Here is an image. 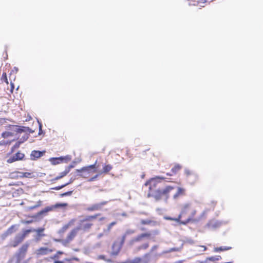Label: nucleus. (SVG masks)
Here are the masks:
<instances>
[{
  "label": "nucleus",
  "instance_id": "obj_1",
  "mask_svg": "<svg viewBox=\"0 0 263 263\" xmlns=\"http://www.w3.org/2000/svg\"><path fill=\"white\" fill-rule=\"evenodd\" d=\"M165 178L161 176H157L155 178H151L148 181H146L144 184L145 186H149V189L150 191L152 190L155 188L158 183L160 182V180H164Z\"/></svg>",
  "mask_w": 263,
  "mask_h": 263
},
{
  "label": "nucleus",
  "instance_id": "obj_2",
  "mask_svg": "<svg viewBox=\"0 0 263 263\" xmlns=\"http://www.w3.org/2000/svg\"><path fill=\"white\" fill-rule=\"evenodd\" d=\"M150 254L146 253L142 257H136L128 259V263H148L149 261Z\"/></svg>",
  "mask_w": 263,
  "mask_h": 263
},
{
  "label": "nucleus",
  "instance_id": "obj_3",
  "mask_svg": "<svg viewBox=\"0 0 263 263\" xmlns=\"http://www.w3.org/2000/svg\"><path fill=\"white\" fill-rule=\"evenodd\" d=\"M71 159L70 155H67L64 157H60L59 158H52L50 159L51 163L53 165L58 164L62 162L67 163Z\"/></svg>",
  "mask_w": 263,
  "mask_h": 263
},
{
  "label": "nucleus",
  "instance_id": "obj_4",
  "mask_svg": "<svg viewBox=\"0 0 263 263\" xmlns=\"http://www.w3.org/2000/svg\"><path fill=\"white\" fill-rule=\"evenodd\" d=\"M53 250L48 247H41L35 251V254L37 256L48 255L52 252Z\"/></svg>",
  "mask_w": 263,
  "mask_h": 263
},
{
  "label": "nucleus",
  "instance_id": "obj_5",
  "mask_svg": "<svg viewBox=\"0 0 263 263\" xmlns=\"http://www.w3.org/2000/svg\"><path fill=\"white\" fill-rule=\"evenodd\" d=\"M25 239L24 235H23L22 233L17 234L14 238L13 240L11 241L10 246L13 247H16L21 242H22Z\"/></svg>",
  "mask_w": 263,
  "mask_h": 263
},
{
  "label": "nucleus",
  "instance_id": "obj_6",
  "mask_svg": "<svg viewBox=\"0 0 263 263\" xmlns=\"http://www.w3.org/2000/svg\"><path fill=\"white\" fill-rule=\"evenodd\" d=\"M24 156L25 155L24 154L17 152L15 155L7 159V162L9 163H11L16 161L22 160L24 158Z\"/></svg>",
  "mask_w": 263,
  "mask_h": 263
},
{
  "label": "nucleus",
  "instance_id": "obj_7",
  "mask_svg": "<svg viewBox=\"0 0 263 263\" xmlns=\"http://www.w3.org/2000/svg\"><path fill=\"white\" fill-rule=\"evenodd\" d=\"M191 203H187L184 204L182 206L181 212H180V214L179 215L178 217L176 218V219H175V221L179 222L180 223V222H181L180 220V218L182 217V216H183V215L187 213L188 210L191 208Z\"/></svg>",
  "mask_w": 263,
  "mask_h": 263
},
{
  "label": "nucleus",
  "instance_id": "obj_8",
  "mask_svg": "<svg viewBox=\"0 0 263 263\" xmlns=\"http://www.w3.org/2000/svg\"><path fill=\"white\" fill-rule=\"evenodd\" d=\"M80 230V228H76L74 229H73L68 235L67 237V242H68L72 240L74 237L77 235L78 231Z\"/></svg>",
  "mask_w": 263,
  "mask_h": 263
},
{
  "label": "nucleus",
  "instance_id": "obj_9",
  "mask_svg": "<svg viewBox=\"0 0 263 263\" xmlns=\"http://www.w3.org/2000/svg\"><path fill=\"white\" fill-rule=\"evenodd\" d=\"M106 202L103 201L100 203H96L95 204H93L91 206L89 207L88 208V210L90 211H96V210H99L102 208V207L106 204Z\"/></svg>",
  "mask_w": 263,
  "mask_h": 263
},
{
  "label": "nucleus",
  "instance_id": "obj_10",
  "mask_svg": "<svg viewBox=\"0 0 263 263\" xmlns=\"http://www.w3.org/2000/svg\"><path fill=\"white\" fill-rule=\"evenodd\" d=\"M44 153V152H42L39 151H33L30 155L31 159L34 160L36 159L39 158L43 155V154Z\"/></svg>",
  "mask_w": 263,
  "mask_h": 263
},
{
  "label": "nucleus",
  "instance_id": "obj_11",
  "mask_svg": "<svg viewBox=\"0 0 263 263\" xmlns=\"http://www.w3.org/2000/svg\"><path fill=\"white\" fill-rule=\"evenodd\" d=\"M92 226V223L84 222H80V223L78 228H80V230H82L84 231L87 230L89 229L91 226Z\"/></svg>",
  "mask_w": 263,
  "mask_h": 263
},
{
  "label": "nucleus",
  "instance_id": "obj_12",
  "mask_svg": "<svg viewBox=\"0 0 263 263\" xmlns=\"http://www.w3.org/2000/svg\"><path fill=\"white\" fill-rule=\"evenodd\" d=\"M96 163L97 162H96V163L94 164L90 165L88 166L84 167L80 170H77L76 171L78 172H87L88 173H90L91 172V170H93L95 168Z\"/></svg>",
  "mask_w": 263,
  "mask_h": 263
},
{
  "label": "nucleus",
  "instance_id": "obj_13",
  "mask_svg": "<svg viewBox=\"0 0 263 263\" xmlns=\"http://www.w3.org/2000/svg\"><path fill=\"white\" fill-rule=\"evenodd\" d=\"M123 244H121L120 246L117 245L116 243H114L112 245V251L111 254L113 255H117L120 252L121 246Z\"/></svg>",
  "mask_w": 263,
  "mask_h": 263
},
{
  "label": "nucleus",
  "instance_id": "obj_14",
  "mask_svg": "<svg viewBox=\"0 0 263 263\" xmlns=\"http://www.w3.org/2000/svg\"><path fill=\"white\" fill-rule=\"evenodd\" d=\"M174 189V187L171 186H167L164 190L161 191L159 190L158 191L160 196L162 195H167L169 192H170L172 190Z\"/></svg>",
  "mask_w": 263,
  "mask_h": 263
},
{
  "label": "nucleus",
  "instance_id": "obj_15",
  "mask_svg": "<svg viewBox=\"0 0 263 263\" xmlns=\"http://www.w3.org/2000/svg\"><path fill=\"white\" fill-rule=\"evenodd\" d=\"M14 130L17 133H21L22 132H29V133H33V131L31 130L30 128L29 127H24L21 128L17 126H15Z\"/></svg>",
  "mask_w": 263,
  "mask_h": 263
},
{
  "label": "nucleus",
  "instance_id": "obj_16",
  "mask_svg": "<svg viewBox=\"0 0 263 263\" xmlns=\"http://www.w3.org/2000/svg\"><path fill=\"white\" fill-rule=\"evenodd\" d=\"M29 246V244L28 243H25L19 249L18 252L24 255H26V252L27 251L28 248Z\"/></svg>",
  "mask_w": 263,
  "mask_h": 263
},
{
  "label": "nucleus",
  "instance_id": "obj_17",
  "mask_svg": "<svg viewBox=\"0 0 263 263\" xmlns=\"http://www.w3.org/2000/svg\"><path fill=\"white\" fill-rule=\"evenodd\" d=\"M17 177H25V178H31L33 176H32V174L30 173H23V172H17Z\"/></svg>",
  "mask_w": 263,
  "mask_h": 263
},
{
  "label": "nucleus",
  "instance_id": "obj_18",
  "mask_svg": "<svg viewBox=\"0 0 263 263\" xmlns=\"http://www.w3.org/2000/svg\"><path fill=\"white\" fill-rule=\"evenodd\" d=\"M97 216H98V215H92V216H87L85 217L83 219H81L80 220V222H84L90 221H91V220L97 218Z\"/></svg>",
  "mask_w": 263,
  "mask_h": 263
},
{
  "label": "nucleus",
  "instance_id": "obj_19",
  "mask_svg": "<svg viewBox=\"0 0 263 263\" xmlns=\"http://www.w3.org/2000/svg\"><path fill=\"white\" fill-rule=\"evenodd\" d=\"M196 213V210H193V211L192 212V213L191 214V215L187 219L186 221L180 222V223L182 224H187V223H189L190 221H191L192 220L193 218L194 217V216H195Z\"/></svg>",
  "mask_w": 263,
  "mask_h": 263
},
{
  "label": "nucleus",
  "instance_id": "obj_20",
  "mask_svg": "<svg viewBox=\"0 0 263 263\" xmlns=\"http://www.w3.org/2000/svg\"><path fill=\"white\" fill-rule=\"evenodd\" d=\"M135 233V231L133 230H130V229H129V230H127L125 234L123 235V236H122V244H123V243L124 242V241L125 240V238H126V237L128 235H131V234H133Z\"/></svg>",
  "mask_w": 263,
  "mask_h": 263
},
{
  "label": "nucleus",
  "instance_id": "obj_21",
  "mask_svg": "<svg viewBox=\"0 0 263 263\" xmlns=\"http://www.w3.org/2000/svg\"><path fill=\"white\" fill-rule=\"evenodd\" d=\"M184 190L180 187H177V192L174 195L173 197L174 199H176L179 196L182 195Z\"/></svg>",
  "mask_w": 263,
  "mask_h": 263
},
{
  "label": "nucleus",
  "instance_id": "obj_22",
  "mask_svg": "<svg viewBox=\"0 0 263 263\" xmlns=\"http://www.w3.org/2000/svg\"><path fill=\"white\" fill-rule=\"evenodd\" d=\"M25 255L20 253L19 252L16 254V263H20L21 261L25 258Z\"/></svg>",
  "mask_w": 263,
  "mask_h": 263
},
{
  "label": "nucleus",
  "instance_id": "obj_23",
  "mask_svg": "<svg viewBox=\"0 0 263 263\" xmlns=\"http://www.w3.org/2000/svg\"><path fill=\"white\" fill-rule=\"evenodd\" d=\"M54 209L53 205L51 206H47L44 209L42 210L39 213V215H42L44 213H46L51 210H52Z\"/></svg>",
  "mask_w": 263,
  "mask_h": 263
},
{
  "label": "nucleus",
  "instance_id": "obj_24",
  "mask_svg": "<svg viewBox=\"0 0 263 263\" xmlns=\"http://www.w3.org/2000/svg\"><path fill=\"white\" fill-rule=\"evenodd\" d=\"M208 226L210 228H215L219 226V223L218 221H212L208 223Z\"/></svg>",
  "mask_w": 263,
  "mask_h": 263
},
{
  "label": "nucleus",
  "instance_id": "obj_25",
  "mask_svg": "<svg viewBox=\"0 0 263 263\" xmlns=\"http://www.w3.org/2000/svg\"><path fill=\"white\" fill-rule=\"evenodd\" d=\"M231 249V247H220L218 248H215L214 249V251L217 252L219 251H227L230 250Z\"/></svg>",
  "mask_w": 263,
  "mask_h": 263
},
{
  "label": "nucleus",
  "instance_id": "obj_26",
  "mask_svg": "<svg viewBox=\"0 0 263 263\" xmlns=\"http://www.w3.org/2000/svg\"><path fill=\"white\" fill-rule=\"evenodd\" d=\"M112 167L111 165H109V164L105 165L103 167L102 173H107L112 169Z\"/></svg>",
  "mask_w": 263,
  "mask_h": 263
},
{
  "label": "nucleus",
  "instance_id": "obj_27",
  "mask_svg": "<svg viewBox=\"0 0 263 263\" xmlns=\"http://www.w3.org/2000/svg\"><path fill=\"white\" fill-rule=\"evenodd\" d=\"M44 228H39L37 229H33V232H35L37 234V236L39 237L44 236L45 235L44 234H42L41 233L44 231Z\"/></svg>",
  "mask_w": 263,
  "mask_h": 263
},
{
  "label": "nucleus",
  "instance_id": "obj_28",
  "mask_svg": "<svg viewBox=\"0 0 263 263\" xmlns=\"http://www.w3.org/2000/svg\"><path fill=\"white\" fill-rule=\"evenodd\" d=\"M75 221L74 219H72L70 220L67 224L64 226L62 228V231L64 232L66 231L69 227L73 225L74 222Z\"/></svg>",
  "mask_w": 263,
  "mask_h": 263
},
{
  "label": "nucleus",
  "instance_id": "obj_29",
  "mask_svg": "<svg viewBox=\"0 0 263 263\" xmlns=\"http://www.w3.org/2000/svg\"><path fill=\"white\" fill-rule=\"evenodd\" d=\"M16 228V226L13 225L10 227L6 232L7 233V234L9 235L12 234L13 233L15 232L16 230L15 228Z\"/></svg>",
  "mask_w": 263,
  "mask_h": 263
},
{
  "label": "nucleus",
  "instance_id": "obj_30",
  "mask_svg": "<svg viewBox=\"0 0 263 263\" xmlns=\"http://www.w3.org/2000/svg\"><path fill=\"white\" fill-rule=\"evenodd\" d=\"M13 133L9 132H6L4 133H3L2 134V136L4 138H7L9 137L12 136Z\"/></svg>",
  "mask_w": 263,
  "mask_h": 263
},
{
  "label": "nucleus",
  "instance_id": "obj_31",
  "mask_svg": "<svg viewBox=\"0 0 263 263\" xmlns=\"http://www.w3.org/2000/svg\"><path fill=\"white\" fill-rule=\"evenodd\" d=\"M117 223V222L116 221H114V222H111L108 226V227H107V229L106 230H104V232H109L111 229L112 228V227L115 226L116 224Z\"/></svg>",
  "mask_w": 263,
  "mask_h": 263
},
{
  "label": "nucleus",
  "instance_id": "obj_32",
  "mask_svg": "<svg viewBox=\"0 0 263 263\" xmlns=\"http://www.w3.org/2000/svg\"><path fill=\"white\" fill-rule=\"evenodd\" d=\"M149 246V244L148 243H144L140 246H139L137 250L139 251L140 250H146Z\"/></svg>",
  "mask_w": 263,
  "mask_h": 263
},
{
  "label": "nucleus",
  "instance_id": "obj_33",
  "mask_svg": "<svg viewBox=\"0 0 263 263\" xmlns=\"http://www.w3.org/2000/svg\"><path fill=\"white\" fill-rule=\"evenodd\" d=\"M220 259H221V256H219V255L210 257H209L207 258V259H208L209 260H211V261H217V260H220Z\"/></svg>",
  "mask_w": 263,
  "mask_h": 263
},
{
  "label": "nucleus",
  "instance_id": "obj_34",
  "mask_svg": "<svg viewBox=\"0 0 263 263\" xmlns=\"http://www.w3.org/2000/svg\"><path fill=\"white\" fill-rule=\"evenodd\" d=\"M69 172V170H65L64 172L60 173V176L57 177V179H60L62 177L66 176Z\"/></svg>",
  "mask_w": 263,
  "mask_h": 263
},
{
  "label": "nucleus",
  "instance_id": "obj_35",
  "mask_svg": "<svg viewBox=\"0 0 263 263\" xmlns=\"http://www.w3.org/2000/svg\"><path fill=\"white\" fill-rule=\"evenodd\" d=\"M180 168L181 166L179 165H176L172 168V172L173 173L176 174Z\"/></svg>",
  "mask_w": 263,
  "mask_h": 263
},
{
  "label": "nucleus",
  "instance_id": "obj_36",
  "mask_svg": "<svg viewBox=\"0 0 263 263\" xmlns=\"http://www.w3.org/2000/svg\"><path fill=\"white\" fill-rule=\"evenodd\" d=\"M67 206V204L66 203H57L54 205H53L54 209V208H62V207H65Z\"/></svg>",
  "mask_w": 263,
  "mask_h": 263
},
{
  "label": "nucleus",
  "instance_id": "obj_37",
  "mask_svg": "<svg viewBox=\"0 0 263 263\" xmlns=\"http://www.w3.org/2000/svg\"><path fill=\"white\" fill-rule=\"evenodd\" d=\"M185 173L187 176H192L195 178H197V176L195 174L192 173L189 170L187 169L185 170Z\"/></svg>",
  "mask_w": 263,
  "mask_h": 263
},
{
  "label": "nucleus",
  "instance_id": "obj_38",
  "mask_svg": "<svg viewBox=\"0 0 263 263\" xmlns=\"http://www.w3.org/2000/svg\"><path fill=\"white\" fill-rule=\"evenodd\" d=\"M141 223L142 224H149L151 223H154V222L149 220H141Z\"/></svg>",
  "mask_w": 263,
  "mask_h": 263
},
{
  "label": "nucleus",
  "instance_id": "obj_39",
  "mask_svg": "<svg viewBox=\"0 0 263 263\" xmlns=\"http://www.w3.org/2000/svg\"><path fill=\"white\" fill-rule=\"evenodd\" d=\"M33 232V229H29V230H26L24 231L23 232L22 235H24V237L25 238L26 236L30 232Z\"/></svg>",
  "mask_w": 263,
  "mask_h": 263
},
{
  "label": "nucleus",
  "instance_id": "obj_40",
  "mask_svg": "<svg viewBox=\"0 0 263 263\" xmlns=\"http://www.w3.org/2000/svg\"><path fill=\"white\" fill-rule=\"evenodd\" d=\"M142 238V237L141 236V235H138V236H137L136 237L134 238L132 240V242H136V241H140L141 240Z\"/></svg>",
  "mask_w": 263,
  "mask_h": 263
},
{
  "label": "nucleus",
  "instance_id": "obj_41",
  "mask_svg": "<svg viewBox=\"0 0 263 263\" xmlns=\"http://www.w3.org/2000/svg\"><path fill=\"white\" fill-rule=\"evenodd\" d=\"M2 80H4V81L7 83H8V80L7 78V76L6 73H4L2 77Z\"/></svg>",
  "mask_w": 263,
  "mask_h": 263
},
{
  "label": "nucleus",
  "instance_id": "obj_42",
  "mask_svg": "<svg viewBox=\"0 0 263 263\" xmlns=\"http://www.w3.org/2000/svg\"><path fill=\"white\" fill-rule=\"evenodd\" d=\"M98 259L104 260H105V261H106L107 262H109L110 261L109 259H106L105 258V256L104 255H99L98 256Z\"/></svg>",
  "mask_w": 263,
  "mask_h": 263
},
{
  "label": "nucleus",
  "instance_id": "obj_43",
  "mask_svg": "<svg viewBox=\"0 0 263 263\" xmlns=\"http://www.w3.org/2000/svg\"><path fill=\"white\" fill-rule=\"evenodd\" d=\"M179 249L178 248H172L168 250V252H175V251H179Z\"/></svg>",
  "mask_w": 263,
  "mask_h": 263
},
{
  "label": "nucleus",
  "instance_id": "obj_44",
  "mask_svg": "<svg viewBox=\"0 0 263 263\" xmlns=\"http://www.w3.org/2000/svg\"><path fill=\"white\" fill-rule=\"evenodd\" d=\"M158 248V245H155V246H153L151 249V252L152 253V252H154V251L156 250Z\"/></svg>",
  "mask_w": 263,
  "mask_h": 263
},
{
  "label": "nucleus",
  "instance_id": "obj_45",
  "mask_svg": "<svg viewBox=\"0 0 263 263\" xmlns=\"http://www.w3.org/2000/svg\"><path fill=\"white\" fill-rule=\"evenodd\" d=\"M39 204L35 205H34L33 206L29 207V210H33L34 209H35V208H37L38 206H39L40 205V203H41V201H39Z\"/></svg>",
  "mask_w": 263,
  "mask_h": 263
},
{
  "label": "nucleus",
  "instance_id": "obj_46",
  "mask_svg": "<svg viewBox=\"0 0 263 263\" xmlns=\"http://www.w3.org/2000/svg\"><path fill=\"white\" fill-rule=\"evenodd\" d=\"M71 194H72V191H69V192H66L65 193H63V194H62V196H69V195H70Z\"/></svg>",
  "mask_w": 263,
  "mask_h": 263
},
{
  "label": "nucleus",
  "instance_id": "obj_47",
  "mask_svg": "<svg viewBox=\"0 0 263 263\" xmlns=\"http://www.w3.org/2000/svg\"><path fill=\"white\" fill-rule=\"evenodd\" d=\"M141 235V236L142 238L145 237H149L150 236L151 234L149 233H143Z\"/></svg>",
  "mask_w": 263,
  "mask_h": 263
},
{
  "label": "nucleus",
  "instance_id": "obj_48",
  "mask_svg": "<svg viewBox=\"0 0 263 263\" xmlns=\"http://www.w3.org/2000/svg\"><path fill=\"white\" fill-rule=\"evenodd\" d=\"M98 177V175H95L94 177H92V178H90V179H89V180H88V181H90V182H91V181H94V180H95V179H96Z\"/></svg>",
  "mask_w": 263,
  "mask_h": 263
},
{
  "label": "nucleus",
  "instance_id": "obj_49",
  "mask_svg": "<svg viewBox=\"0 0 263 263\" xmlns=\"http://www.w3.org/2000/svg\"><path fill=\"white\" fill-rule=\"evenodd\" d=\"M9 235V234H7V233L6 232H5L4 234H3L2 237L3 239H5V238H6L7 236H8Z\"/></svg>",
  "mask_w": 263,
  "mask_h": 263
},
{
  "label": "nucleus",
  "instance_id": "obj_50",
  "mask_svg": "<svg viewBox=\"0 0 263 263\" xmlns=\"http://www.w3.org/2000/svg\"><path fill=\"white\" fill-rule=\"evenodd\" d=\"M59 258V255L57 253L55 254H54L52 257V259H56Z\"/></svg>",
  "mask_w": 263,
  "mask_h": 263
},
{
  "label": "nucleus",
  "instance_id": "obj_51",
  "mask_svg": "<svg viewBox=\"0 0 263 263\" xmlns=\"http://www.w3.org/2000/svg\"><path fill=\"white\" fill-rule=\"evenodd\" d=\"M164 218L166 220H174V221H175V219H176V218H173L171 217H165Z\"/></svg>",
  "mask_w": 263,
  "mask_h": 263
},
{
  "label": "nucleus",
  "instance_id": "obj_52",
  "mask_svg": "<svg viewBox=\"0 0 263 263\" xmlns=\"http://www.w3.org/2000/svg\"><path fill=\"white\" fill-rule=\"evenodd\" d=\"M37 122L39 124V128H40V131H39V134H41V132H42V124L41 123L39 122V121L38 120L37 121Z\"/></svg>",
  "mask_w": 263,
  "mask_h": 263
},
{
  "label": "nucleus",
  "instance_id": "obj_53",
  "mask_svg": "<svg viewBox=\"0 0 263 263\" xmlns=\"http://www.w3.org/2000/svg\"><path fill=\"white\" fill-rule=\"evenodd\" d=\"M64 261H59V260H55L54 261V263H64Z\"/></svg>",
  "mask_w": 263,
  "mask_h": 263
},
{
  "label": "nucleus",
  "instance_id": "obj_54",
  "mask_svg": "<svg viewBox=\"0 0 263 263\" xmlns=\"http://www.w3.org/2000/svg\"><path fill=\"white\" fill-rule=\"evenodd\" d=\"M170 253V252H168V250H166V251H163L162 252V254H166V253Z\"/></svg>",
  "mask_w": 263,
  "mask_h": 263
},
{
  "label": "nucleus",
  "instance_id": "obj_55",
  "mask_svg": "<svg viewBox=\"0 0 263 263\" xmlns=\"http://www.w3.org/2000/svg\"><path fill=\"white\" fill-rule=\"evenodd\" d=\"M73 165H70L68 166V167L67 168H66V170H69L70 171V169L71 168H73Z\"/></svg>",
  "mask_w": 263,
  "mask_h": 263
},
{
  "label": "nucleus",
  "instance_id": "obj_56",
  "mask_svg": "<svg viewBox=\"0 0 263 263\" xmlns=\"http://www.w3.org/2000/svg\"><path fill=\"white\" fill-rule=\"evenodd\" d=\"M68 184H69V183H67V184H65V185H62V186H60V187H57V190L60 189H61L62 187H63L65 186L66 185Z\"/></svg>",
  "mask_w": 263,
  "mask_h": 263
},
{
  "label": "nucleus",
  "instance_id": "obj_57",
  "mask_svg": "<svg viewBox=\"0 0 263 263\" xmlns=\"http://www.w3.org/2000/svg\"><path fill=\"white\" fill-rule=\"evenodd\" d=\"M32 222L31 220H28V221H25L24 222V223H26V224H28V223H30Z\"/></svg>",
  "mask_w": 263,
  "mask_h": 263
},
{
  "label": "nucleus",
  "instance_id": "obj_58",
  "mask_svg": "<svg viewBox=\"0 0 263 263\" xmlns=\"http://www.w3.org/2000/svg\"><path fill=\"white\" fill-rule=\"evenodd\" d=\"M103 235V233H100L98 235V238H100Z\"/></svg>",
  "mask_w": 263,
  "mask_h": 263
},
{
  "label": "nucleus",
  "instance_id": "obj_59",
  "mask_svg": "<svg viewBox=\"0 0 263 263\" xmlns=\"http://www.w3.org/2000/svg\"><path fill=\"white\" fill-rule=\"evenodd\" d=\"M72 260H77V261H79V259L77 257H73V258H71Z\"/></svg>",
  "mask_w": 263,
  "mask_h": 263
},
{
  "label": "nucleus",
  "instance_id": "obj_60",
  "mask_svg": "<svg viewBox=\"0 0 263 263\" xmlns=\"http://www.w3.org/2000/svg\"><path fill=\"white\" fill-rule=\"evenodd\" d=\"M57 253L60 255V254H63L64 253L62 251H59L57 252Z\"/></svg>",
  "mask_w": 263,
  "mask_h": 263
},
{
  "label": "nucleus",
  "instance_id": "obj_61",
  "mask_svg": "<svg viewBox=\"0 0 263 263\" xmlns=\"http://www.w3.org/2000/svg\"><path fill=\"white\" fill-rule=\"evenodd\" d=\"M183 260H179V261L175 262L174 263H183Z\"/></svg>",
  "mask_w": 263,
  "mask_h": 263
},
{
  "label": "nucleus",
  "instance_id": "obj_62",
  "mask_svg": "<svg viewBox=\"0 0 263 263\" xmlns=\"http://www.w3.org/2000/svg\"><path fill=\"white\" fill-rule=\"evenodd\" d=\"M11 89H14V84L12 83H11Z\"/></svg>",
  "mask_w": 263,
  "mask_h": 263
},
{
  "label": "nucleus",
  "instance_id": "obj_63",
  "mask_svg": "<svg viewBox=\"0 0 263 263\" xmlns=\"http://www.w3.org/2000/svg\"><path fill=\"white\" fill-rule=\"evenodd\" d=\"M65 260H66V261H71V260H72V259H71V258H66L65 259Z\"/></svg>",
  "mask_w": 263,
  "mask_h": 263
},
{
  "label": "nucleus",
  "instance_id": "obj_64",
  "mask_svg": "<svg viewBox=\"0 0 263 263\" xmlns=\"http://www.w3.org/2000/svg\"><path fill=\"white\" fill-rule=\"evenodd\" d=\"M122 216H127V215H126V214L125 213H123L122 214Z\"/></svg>",
  "mask_w": 263,
  "mask_h": 263
}]
</instances>
